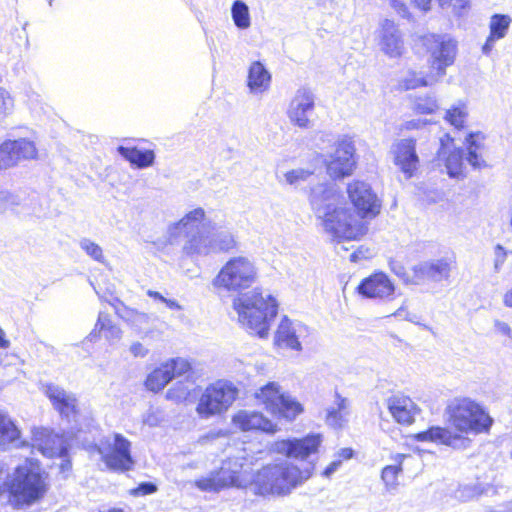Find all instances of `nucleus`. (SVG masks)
<instances>
[{
  "mask_svg": "<svg viewBox=\"0 0 512 512\" xmlns=\"http://www.w3.org/2000/svg\"><path fill=\"white\" fill-rule=\"evenodd\" d=\"M257 276L254 264L246 257L231 258L213 279V286L238 292L233 299V308L238 320L250 333L265 338L272 321L278 313V303L271 294L263 295L258 288L243 293L255 282Z\"/></svg>",
  "mask_w": 512,
  "mask_h": 512,
  "instance_id": "nucleus-1",
  "label": "nucleus"
},
{
  "mask_svg": "<svg viewBox=\"0 0 512 512\" xmlns=\"http://www.w3.org/2000/svg\"><path fill=\"white\" fill-rule=\"evenodd\" d=\"M309 201L324 230L336 239L355 240L363 236L366 227L351 209L338 205L339 196L333 187L317 184L311 188Z\"/></svg>",
  "mask_w": 512,
  "mask_h": 512,
  "instance_id": "nucleus-2",
  "label": "nucleus"
},
{
  "mask_svg": "<svg viewBox=\"0 0 512 512\" xmlns=\"http://www.w3.org/2000/svg\"><path fill=\"white\" fill-rule=\"evenodd\" d=\"M313 466L304 470L283 461L259 469L252 477L250 490L258 496L284 497L312 475Z\"/></svg>",
  "mask_w": 512,
  "mask_h": 512,
  "instance_id": "nucleus-3",
  "label": "nucleus"
},
{
  "mask_svg": "<svg viewBox=\"0 0 512 512\" xmlns=\"http://www.w3.org/2000/svg\"><path fill=\"white\" fill-rule=\"evenodd\" d=\"M45 472L36 465H19L5 478L0 472V496L6 494L14 508L30 506L44 497L48 486Z\"/></svg>",
  "mask_w": 512,
  "mask_h": 512,
  "instance_id": "nucleus-4",
  "label": "nucleus"
},
{
  "mask_svg": "<svg viewBox=\"0 0 512 512\" xmlns=\"http://www.w3.org/2000/svg\"><path fill=\"white\" fill-rule=\"evenodd\" d=\"M215 228L211 226L210 221H205V211L203 208H196L187 213L179 222L169 228L171 237H177L185 234V243L183 252L187 256L206 255L211 251L210 237L205 233H210Z\"/></svg>",
  "mask_w": 512,
  "mask_h": 512,
  "instance_id": "nucleus-5",
  "label": "nucleus"
},
{
  "mask_svg": "<svg viewBox=\"0 0 512 512\" xmlns=\"http://www.w3.org/2000/svg\"><path fill=\"white\" fill-rule=\"evenodd\" d=\"M449 422L461 433L488 432L493 424V419L476 402L464 398L455 400L447 407Z\"/></svg>",
  "mask_w": 512,
  "mask_h": 512,
  "instance_id": "nucleus-6",
  "label": "nucleus"
},
{
  "mask_svg": "<svg viewBox=\"0 0 512 512\" xmlns=\"http://www.w3.org/2000/svg\"><path fill=\"white\" fill-rule=\"evenodd\" d=\"M237 395L238 389L231 382L218 380L205 389L196 411L202 418L221 414L228 410Z\"/></svg>",
  "mask_w": 512,
  "mask_h": 512,
  "instance_id": "nucleus-7",
  "label": "nucleus"
},
{
  "mask_svg": "<svg viewBox=\"0 0 512 512\" xmlns=\"http://www.w3.org/2000/svg\"><path fill=\"white\" fill-rule=\"evenodd\" d=\"M418 43L429 54V62L437 75L444 76L446 68L455 61L457 42L447 34H425L418 38Z\"/></svg>",
  "mask_w": 512,
  "mask_h": 512,
  "instance_id": "nucleus-8",
  "label": "nucleus"
},
{
  "mask_svg": "<svg viewBox=\"0 0 512 512\" xmlns=\"http://www.w3.org/2000/svg\"><path fill=\"white\" fill-rule=\"evenodd\" d=\"M96 451L111 471L126 472L134 466L131 442L120 433H114L112 441L108 437L100 439Z\"/></svg>",
  "mask_w": 512,
  "mask_h": 512,
  "instance_id": "nucleus-9",
  "label": "nucleus"
},
{
  "mask_svg": "<svg viewBox=\"0 0 512 512\" xmlns=\"http://www.w3.org/2000/svg\"><path fill=\"white\" fill-rule=\"evenodd\" d=\"M256 397L263 401L273 413L288 420L295 419L303 411L301 404L290 395L281 393L275 382H269L261 387L256 392Z\"/></svg>",
  "mask_w": 512,
  "mask_h": 512,
  "instance_id": "nucleus-10",
  "label": "nucleus"
},
{
  "mask_svg": "<svg viewBox=\"0 0 512 512\" xmlns=\"http://www.w3.org/2000/svg\"><path fill=\"white\" fill-rule=\"evenodd\" d=\"M322 443V435L310 433L302 438H289L276 441L273 445L275 452L285 455L287 458L307 459L318 452Z\"/></svg>",
  "mask_w": 512,
  "mask_h": 512,
  "instance_id": "nucleus-11",
  "label": "nucleus"
},
{
  "mask_svg": "<svg viewBox=\"0 0 512 512\" xmlns=\"http://www.w3.org/2000/svg\"><path fill=\"white\" fill-rule=\"evenodd\" d=\"M33 446L37 447L44 455L53 456L58 454L62 461L60 463V471L62 473L69 472L72 468V463L68 458V446L64 444L63 440L59 439L56 435L46 428H34L32 430Z\"/></svg>",
  "mask_w": 512,
  "mask_h": 512,
  "instance_id": "nucleus-12",
  "label": "nucleus"
},
{
  "mask_svg": "<svg viewBox=\"0 0 512 512\" xmlns=\"http://www.w3.org/2000/svg\"><path fill=\"white\" fill-rule=\"evenodd\" d=\"M315 95L306 87L299 88L291 100L287 116L290 122L302 129H308L312 126L310 117L314 113Z\"/></svg>",
  "mask_w": 512,
  "mask_h": 512,
  "instance_id": "nucleus-13",
  "label": "nucleus"
},
{
  "mask_svg": "<svg viewBox=\"0 0 512 512\" xmlns=\"http://www.w3.org/2000/svg\"><path fill=\"white\" fill-rule=\"evenodd\" d=\"M347 193L360 218L374 217L379 213V200L368 183L354 181L348 185Z\"/></svg>",
  "mask_w": 512,
  "mask_h": 512,
  "instance_id": "nucleus-14",
  "label": "nucleus"
},
{
  "mask_svg": "<svg viewBox=\"0 0 512 512\" xmlns=\"http://www.w3.org/2000/svg\"><path fill=\"white\" fill-rule=\"evenodd\" d=\"M451 260L448 258L430 259L421 261L412 267L413 285L426 282L439 283L447 280L451 273Z\"/></svg>",
  "mask_w": 512,
  "mask_h": 512,
  "instance_id": "nucleus-15",
  "label": "nucleus"
},
{
  "mask_svg": "<svg viewBox=\"0 0 512 512\" xmlns=\"http://www.w3.org/2000/svg\"><path fill=\"white\" fill-rule=\"evenodd\" d=\"M355 147L350 138L338 141L335 152L327 163V172L331 177L343 178L350 175L355 167Z\"/></svg>",
  "mask_w": 512,
  "mask_h": 512,
  "instance_id": "nucleus-16",
  "label": "nucleus"
},
{
  "mask_svg": "<svg viewBox=\"0 0 512 512\" xmlns=\"http://www.w3.org/2000/svg\"><path fill=\"white\" fill-rule=\"evenodd\" d=\"M37 157V149L33 141L26 138L6 140L0 145V169L15 166L21 160Z\"/></svg>",
  "mask_w": 512,
  "mask_h": 512,
  "instance_id": "nucleus-17",
  "label": "nucleus"
},
{
  "mask_svg": "<svg viewBox=\"0 0 512 512\" xmlns=\"http://www.w3.org/2000/svg\"><path fill=\"white\" fill-rule=\"evenodd\" d=\"M394 164L400 169L407 179L414 176L419 166V156L416 152V139H400L392 145Z\"/></svg>",
  "mask_w": 512,
  "mask_h": 512,
  "instance_id": "nucleus-18",
  "label": "nucleus"
},
{
  "mask_svg": "<svg viewBox=\"0 0 512 512\" xmlns=\"http://www.w3.org/2000/svg\"><path fill=\"white\" fill-rule=\"evenodd\" d=\"M360 296L367 299L391 300L395 286L384 272H376L364 278L356 288Z\"/></svg>",
  "mask_w": 512,
  "mask_h": 512,
  "instance_id": "nucleus-19",
  "label": "nucleus"
},
{
  "mask_svg": "<svg viewBox=\"0 0 512 512\" xmlns=\"http://www.w3.org/2000/svg\"><path fill=\"white\" fill-rule=\"evenodd\" d=\"M194 485L204 492H219L227 487L240 486L239 471L232 470L227 463H223L220 469L196 479Z\"/></svg>",
  "mask_w": 512,
  "mask_h": 512,
  "instance_id": "nucleus-20",
  "label": "nucleus"
},
{
  "mask_svg": "<svg viewBox=\"0 0 512 512\" xmlns=\"http://www.w3.org/2000/svg\"><path fill=\"white\" fill-rule=\"evenodd\" d=\"M379 38L381 50L386 55L397 58L403 54V34L393 20L386 18L380 22Z\"/></svg>",
  "mask_w": 512,
  "mask_h": 512,
  "instance_id": "nucleus-21",
  "label": "nucleus"
},
{
  "mask_svg": "<svg viewBox=\"0 0 512 512\" xmlns=\"http://www.w3.org/2000/svg\"><path fill=\"white\" fill-rule=\"evenodd\" d=\"M417 441H432L454 449L467 448L471 440L461 434L452 433L449 429L440 426H431L425 431H421L415 435Z\"/></svg>",
  "mask_w": 512,
  "mask_h": 512,
  "instance_id": "nucleus-22",
  "label": "nucleus"
},
{
  "mask_svg": "<svg viewBox=\"0 0 512 512\" xmlns=\"http://www.w3.org/2000/svg\"><path fill=\"white\" fill-rule=\"evenodd\" d=\"M45 395L52 402L54 408L59 411L61 416L67 418H75L77 414L75 396L66 392L63 388L55 384H47L45 386Z\"/></svg>",
  "mask_w": 512,
  "mask_h": 512,
  "instance_id": "nucleus-23",
  "label": "nucleus"
},
{
  "mask_svg": "<svg viewBox=\"0 0 512 512\" xmlns=\"http://www.w3.org/2000/svg\"><path fill=\"white\" fill-rule=\"evenodd\" d=\"M233 423L243 431L261 430L273 433L275 425L262 413L256 411L241 410L233 416Z\"/></svg>",
  "mask_w": 512,
  "mask_h": 512,
  "instance_id": "nucleus-24",
  "label": "nucleus"
},
{
  "mask_svg": "<svg viewBox=\"0 0 512 512\" xmlns=\"http://www.w3.org/2000/svg\"><path fill=\"white\" fill-rule=\"evenodd\" d=\"M388 409L394 419L400 424H411L414 421L416 406L405 396H393L388 400Z\"/></svg>",
  "mask_w": 512,
  "mask_h": 512,
  "instance_id": "nucleus-25",
  "label": "nucleus"
},
{
  "mask_svg": "<svg viewBox=\"0 0 512 512\" xmlns=\"http://www.w3.org/2000/svg\"><path fill=\"white\" fill-rule=\"evenodd\" d=\"M117 152L125 160L137 169H144L152 166L155 161V153L153 150H143L137 147L118 146Z\"/></svg>",
  "mask_w": 512,
  "mask_h": 512,
  "instance_id": "nucleus-26",
  "label": "nucleus"
},
{
  "mask_svg": "<svg viewBox=\"0 0 512 512\" xmlns=\"http://www.w3.org/2000/svg\"><path fill=\"white\" fill-rule=\"evenodd\" d=\"M11 445L14 447L23 445L20 441V430L11 418L0 410V448L6 450Z\"/></svg>",
  "mask_w": 512,
  "mask_h": 512,
  "instance_id": "nucleus-27",
  "label": "nucleus"
},
{
  "mask_svg": "<svg viewBox=\"0 0 512 512\" xmlns=\"http://www.w3.org/2000/svg\"><path fill=\"white\" fill-rule=\"evenodd\" d=\"M271 82V74L265 68V66L259 62H253L248 70V87L251 92H263L266 91Z\"/></svg>",
  "mask_w": 512,
  "mask_h": 512,
  "instance_id": "nucleus-28",
  "label": "nucleus"
},
{
  "mask_svg": "<svg viewBox=\"0 0 512 512\" xmlns=\"http://www.w3.org/2000/svg\"><path fill=\"white\" fill-rule=\"evenodd\" d=\"M485 135L482 132H470L466 136V160L473 168L485 166V161L479 153L484 147Z\"/></svg>",
  "mask_w": 512,
  "mask_h": 512,
  "instance_id": "nucleus-29",
  "label": "nucleus"
},
{
  "mask_svg": "<svg viewBox=\"0 0 512 512\" xmlns=\"http://www.w3.org/2000/svg\"><path fill=\"white\" fill-rule=\"evenodd\" d=\"M275 342L279 346H285L293 350H301L302 346L296 336L295 329L292 327L291 321L284 316L281 320L275 335Z\"/></svg>",
  "mask_w": 512,
  "mask_h": 512,
  "instance_id": "nucleus-30",
  "label": "nucleus"
},
{
  "mask_svg": "<svg viewBox=\"0 0 512 512\" xmlns=\"http://www.w3.org/2000/svg\"><path fill=\"white\" fill-rule=\"evenodd\" d=\"M103 330L106 331V337L109 339H120L121 337V329L118 326L112 324L109 314L105 312H99L95 328L88 336L89 340L94 341L98 337V333Z\"/></svg>",
  "mask_w": 512,
  "mask_h": 512,
  "instance_id": "nucleus-31",
  "label": "nucleus"
},
{
  "mask_svg": "<svg viewBox=\"0 0 512 512\" xmlns=\"http://www.w3.org/2000/svg\"><path fill=\"white\" fill-rule=\"evenodd\" d=\"M490 487L489 484L480 482L459 485L454 491V498L460 502H468L486 494Z\"/></svg>",
  "mask_w": 512,
  "mask_h": 512,
  "instance_id": "nucleus-32",
  "label": "nucleus"
},
{
  "mask_svg": "<svg viewBox=\"0 0 512 512\" xmlns=\"http://www.w3.org/2000/svg\"><path fill=\"white\" fill-rule=\"evenodd\" d=\"M336 407H330L326 410V423L333 428H341L345 422L343 411L346 410L348 400L339 393H335Z\"/></svg>",
  "mask_w": 512,
  "mask_h": 512,
  "instance_id": "nucleus-33",
  "label": "nucleus"
},
{
  "mask_svg": "<svg viewBox=\"0 0 512 512\" xmlns=\"http://www.w3.org/2000/svg\"><path fill=\"white\" fill-rule=\"evenodd\" d=\"M172 380L168 368L162 365L147 376L145 386L149 391L159 392Z\"/></svg>",
  "mask_w": 512,
  "mask_h": 512,
  "instance_id": "nucleus-34",
  "label": "nucleus"
},
{
  "mask_svg": "<svg viewBox=\"0 0 512 512\" xmlns=\"http://www.w3.org/2000/svg\"><path fill=\"white\" fill-rule=\"evenodd\" d=\"M231 17L234 25L240 30H246L251 26L249 7L242 0H235L232 3Z\"/></svg>",
  "mask_w": 512,
  "mask_h": 512,
  "instance_id": "nucleus-35",
  "label": "nucleus"
},
{
  "mask_svg": "<svg viewBox=\"0 0 512 512\" xmlns=\"http://www.w3.org/2000/svg\"><path fill=\"white\" fill-rule=\"evenodd\" d=\"M512 19L506 14H494L490 19V33L492 38L497 40L503 39L510 27Z\"/></svg>",
  "mask_w": 512,
  "mask_h": 512,
  "instance_id": "nucleus-36",
  "label": "nucleus"
},
{
  "mask_svg": "<svg viewBox=\"0 0 512 512\" xmlns=\"http://www.w3.org/2000/svg\"><path fill=\"white\" fill-rule=\"evenodd\" d=\"M464 150L456 148L445 158V167L451 178H458L463 173Z\"/></svg>",
  "mask_w": 512,
  "mask_h": 512,
  "instance_id": "nucleus-37",
  "label": "nucleus"
},
{
  "mask_svg": "<svg viewBox=\"0 0 512 512\" xmlns=\"http://www.w3.org/2000/svg\"><path fill=\"white\" fill-rule=\"evenodd\" d=\"M210 241H212L211 251L229 252L236 246L233 234L227 230H222L213 234Z\"/></svg>",
  "mask_w": 512,
  "mask_h": 512,
  "instance_id": "nucleus-38",
  "label": "nucleus"
},
{
  "mask_svg": "<svg viewBox=\"0 0 512 512\" xmlns=\"http://www.w3.org/2000/svg\"><path fill=\"white\" fill-rule=\"evenodd\" d=\"M406 457L408 456L405 454H397L396 461L398 465H388L383 468L381 478L387 488H394L397 485L398 474L402 471L401 462Z\"/></svg>",
  "mask_w": 512,
  "mask_h": 512,
  "instance_id": "nucleus-39",
  "label": "nucleus"
},
{
  "mask_svg": "<svg viewBox=\"0 0 512 512\" xmlns=\"http://www.w3.org/2000/svg\"><path fill=\"white\" fill-rule=\"evenodd\" d=\"M414 109L419 114L433 113L437 109L435 97L432 95L416 96L414 100Z\"/></svg>",
  "mask_w": 512,
  "mask_h": 512,
  "instance_id": "nucleus-40",
  "label": "nucleus"
},
{
  "mask_svg": "<svg viewBox=\"0 0 512 512\" xmlns=\"http://www.w3.org/2000/svg\"><path fill=\"white\" fill-rule=\"evenodd\" d=\"M22 202L21 197L8 190H0V213L8 210H14L20 206Z\"/></svg>",
  "mask_w": 512,
  "mask_h": 512,
  "instance_id": "nucleus-41",
  "label": "nucleus"
},
{
  "mask_svg": "<svg viewBox=\"0 0 512 512\" xmlns=\"http://www.w3.org/2000/svg\"><path fill=\"white\" fill-rule=\"evenodd\" d=\"M171 373V378L174 379L176 376H182L191 369L190 363L182 358L171 359L164 364Z\"/></svg>",
  "mask_w": 512,
  "mask_h": 512,
  "instance_id": "nucleus-42",
  "label": "nucleus"
},
{
  "mask_svg": "<svg viewBox=\"0 0 512 512\" xmlns=\"http://www.w3.org/2000/svg\"><path fill=\"white\" fill-rule=\"evenodd\" d=\"M79 245L80 248L84 250L86 254L89 255L93 260L103 263V250L98 244H96L95 242L91 241L88 238H83L80 241Z\"/></svg>",
  "mask_w": 512,
  "mask_h": 512,
  "instance_id": "nucleus-43",
  "label": "nucleus"
},
{
  "mask_svg": "<svg viewBox=\"0 0 512 512\" xmlns=\"http://www.w3.org/2000/svg\"><path fill=\"white\" fill-rule=\"evenodd\" d=\"M467 113L463 107H452L446 111L445 119L455 128H462L466 119Z\"/></svg>",
  "mask_w": 512,
  "mask_h": 512,
  "instance_id": "nucleus-44",
  "label": "nucleus"
},
{
  "mask_svg": "<svg viewBox=\"0 0 512 512\" xmlns=\"http://www.w3.org/2000/svg\"><path fill=\"white\" fill-rule=\"evenodd\" d=\"M313 175V172L306 169H293L285 173L284 177L289 185L297 187Z\"/></svg>",
  "mask_w": 512,
  "mask_h": 512,
  "instance_id": "nucleus-45",
  "label": "nucleus"
},
{
  "mask_svg": "<svg viewBox=\"0 0 512 512\" xmlns=\"http://www.w3.org/2000/svg\"><path fill=\"white\" fill-rule=\"evenodd\" d=\"M189 395L190 389L183 382H177L167 391L166 398L179 403L185 401Z\"/></svg>",
  "mask_w": 512,
  "mask_h": 512,
  "instance_id": "nucleus-46",
  "label": "nucleus"
},
{
  "mask_svg": "<svg viewBox=\"0 0 512 512\" xmlns=\"http://www.w3.org/2000/svg\"><path fill=\"white\" fill-rule=\"evenodd\" d=\"M401 86L405 90L416 89L421 86H427V81L424 77L415 72L409 73L401 82Z\"/></svg>",
  "mask_w": 512,
  "mask_h": 512,
  "instance_id": "nucleus-47",
  "label": "nucleus"
},
{
  "mask_svg": "<svg viewBox=\"0 0 512 512\" xmlns=\"http://www.w3.org/2000/svg\"><path fill=\"white\" fill-rule=\"evenodd\" d=\"M158 487L154 482L144 481L138 484L137 487L130 490V494L134 497L151 495L157 492Z\"/></svg>",
  "mask_w": 512,
  "mask_h": 512,
  "instance_id": "nucleus-48",
  "label": "nucleus"
},
{
  "mask_svg": "<svg viewBox=\"0 0 512 512\" xmlns=\"http://www.w3.org/2000/svg\"><path fill=\"white\" fill-rule=\"evenodd\" d=\"M391 271L403 280L405 284H412L413 273L410 274L406 271L404 265L399 261H390L389 263Z\"/></svg>",
  "mask_w": 512,
  "mask_h": 512,
  "instance_id": "nucleus-49",
  "label": "nucleus"
},
{
  "mask_svg": "<svg viewBox=\"0 0 512 512\" xmlns=\"http://www.w3.org/2000/svg\"><path fill=\"white\" fill-rule=\"evenodd\" d=\"M13 106L14 102L10 94L4 88H0V117L10 113Z\"/></svg>",
  "mask_w": 512,
  "mask_h": 512,
  "instance_id": "nucleus-50",
  "label": "nucleus"
},
{
  "mask_svg": "<svg viewBox=\"0 0 512 512\" xmlns=\"http://www.w3.org/2000/svg\"><path fill=\"white\" fill-rule=\"evenodd\" d=\"M163 418L158 410L150 409L143 417V423L149 427H156L162 422Z\"/></svg>",
  "mask_w": 512,
  "mask_h": 512,
  "instance_id": "nucleus-51",
  "label": "nucleus"
},
{
  "mask_svg": "<svg viewBox=\"0 0 512 512\" xmlns=\"http://www.w3.org/2000/svg\"><path fill=\"white\" fill-rule=\"evenodd\" d=\"M391 7L402 17L409 19L410 12L406 4L401 0H390Z\"/></svg>",
  "mask_w": 512,
  "mask_h": 512,
  "instance_id": "nucleus-52",
  "label": "nucleus"
},
{
  "mask_svg": "<svg viewBox=\"0 0 512 512\" xmlns=\"http://www.w3.org/2000/svg\"><path fill=\"white\" fill-rule=\"evenodd\" d=\"M130 352L135 357H145L148 354V349H146L140 342H135L130 346Z\"/></svg>",
  "mask_w": 512,
  "mask_h": 512,
  "instance_id": "nucleus-53",
  "label": "nucleus"
},
{
  "mask_svg": "<svg viewBox=\"0 0 512 512\" xmlns=\"http://www.w3.org/2000/svg\"><path fill=\"white\" fill-rule=\"evenodd\" d=\"M427 125H429V122L427 120L413 119L406 122L405 128L407 130L422 129Z\"/></svg>",
  "mask_w": 512,
  "mask_h": 512,
  "instance_id": "nucleus-54",
  "label": "nucleus"
},
{
  "mask_svg": "<svg viewBox=\"0 0 512 512\" xmlns=\"http://www.w3.org/2000/svg\"><path fill=\"white\" fill-rule=\"evenodd\" d=\"M342 464V460L341 459H338V460H334L332 461L323 471V476L325 477H330L332 474H334L338 469L339 467L341 466Z\"/></svg>",
  "mask_w": 512,
  "mask_h": 512,
  "instance_id": "nucleus-55",
  "label": "nucleus"
},
{
  "mask_svg": "<svg viewBox=\"0 0 512 512\" xmlns=\"http://www.w3.org/2000/svg\"><path fill=\"white\" fill-rule=\"evenodd\" d=\"M496 41H498V40L495 38H492V36L489 35L487 37L484 45L482 46V53L484 55H489L491 53V51L493 50L494 44Z\"/></svg>",
  "mask_w": 512,
  "mask_h": 512,
  "instance_id": "nucleus-56",
  "label": "nucleus"
},
{
  "mask_svg": "<svg viewBox=\"0 0 512 512\" xmlns=\"http://www.w3.org/2000/svg\"><path fill=\"white\" fill-rule=\"evenodd\" d=\"M495 328L500 332L502 333L503 335H510L511 333V328L510 326L505 323V322H502V321H499V320H496L495 321Z\"/></svg>",
  "mask_w": 512,
  "mask_h": 512,
  "instance_id": "nucleus-57",
  "label": "nucleus"
},
{
  "mask_svg": "<svg viewBox=\"0 0 512 512\" xmlns=\"http://www.w3.org/2000/svg\"><path fill=\"white\" fill-rule=\"evenodd\" d=\"M338 456L341 460H349L353 458L354 451L352 448H342L338 451Z\"/></svg>",
  "mask_w": 512,
  "mask_h": 512,
  "instance_id": "nucleus-58",
  "label": "nucleus"
},
{
  "mask_svg": "<svg viewBox=\"0 0 512 512\" xmlns=\"http://www.w3.org/2000/svg\"><path fill=\"white\" fill-rule=\"evenodd\" d=\"M367 251H368V250L364 251V250H363V249H361V248H360V249H358V250H356V251H354V252L350 255V261H351V262H357V261H359V260H361V259L366 258V257H367V256H366V252H367Z\"/></svg>",
  "mask_w": 512,
  "mask_h": 512,
  "instance_id": "nucleus-59",
  "label": "nucleus"
},
{
  "mask_svg": "<svg viewBox=\"0 0 512 512\" xmlns=\"http://www.w3.org/2000/svg\"><path fill=\"white\" fill-rule=\"evenodd\" d=\"M413 3L422 11H428L430 9L431 0H413Z\"/></svg>",
  "mask_w": 512,
  "mask_h": 512,
  "instance_id": "nucleus-60",
  "label": "nucleus"
},
{
  "mask_svg": "<svg viewBox=\"0 0 512 512\" xmlns=\"http://www.w3.org/2000/svg\"><path fill=\"white\" fill-rule=\"evenodd\" d=\"M445 138L447 139V141H452V139L450 138V136L448 134H445L443 138L440 139V148L438 150V158L441 159L442 157H445L446 155V152H445V144H444V141H445Z\"/></svg>",
  "mask_w": 512,
  "mask_h": 512,
  "instance_id": "nucleus-61",
  "label": "nucleus"
},
{
  "mask_svg": "<svg viewBox=\"0 0 512 512\" xmlns=\"http://www.w3.org/2000/svg\"><path fill=\"white\" fill-rule=\"evenodd\" d=\"M468 0H453L451 3H448L447 5L453 6L454 9H465L468 6Z\"/></svg>",
  "mask_w": 512,
  "mask_h": 512,
  "instance_id": "nucleus-62",
  "label": "nucleus"
},
{
  "mask_svg": "<svg viewBox=\"0 0 512 512\" xmlns=\"http://www.w3.org/2000/svg\"><path fill=\"white\" fill-rule=\"evenodd\" d=\"M10 347V341L6 338L4 330L0 327V349H7Z\"/></svg>",
  "mask_w": 512,
  "mask_h": 512,
  "instance_id": "nucleus-63",
  "label": "nucleus"
},
{
  "mask_svg": "<svg viewBox=\"0 0 512 512\" xmlns=\"http://www.w3.org/2000/svg\"><path fill=\"white\" fill-rule=\"evenodd\" d=\"M497 512H512V501L503 504Z\"/></svg>",
  "mask_w": 512,
  "mask_h": 512,
  "instance_id": "nucleus-64",
  "label": "nucleus"
}]
</instances>
